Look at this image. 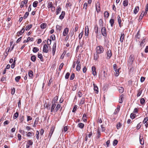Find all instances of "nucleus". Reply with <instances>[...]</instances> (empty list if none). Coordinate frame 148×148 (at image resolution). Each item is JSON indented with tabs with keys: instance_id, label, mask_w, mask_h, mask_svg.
<instances>
[{
	"instance_id": "obj_1",
	"label": "nucleus",
	"mask_w": 148,
	"mask_h": 148,
	"mask_svg": "<svg viewBox=\"0 0 148 148\" xmlns=\"http://www.w3.org/2000/svg\"><path fill=\"white\" fill-rule=\"evenodd\" d=\"M96 52L99 54H101L103 52L104 49L103 47L101 45L97 46L96 48Z\"/></svg>"
},
{
	"instance_id": "obj_2",
	"label": "nucleus",
	"mask_w": 148,
	"mask_h": 148,
	"mask_svg": "<svg viewBox=\"0 0 148 148\" xmlns=\"http://www.w3.org/2000/svg\"><path fill=\"white\" fill-rule=\"evenodd\" d=\"M106 55H107L106 59L107 60H109L110 59L112 56V53L111 50H107V51L106 52Z\"/></svg>"
},
{
	"instance_id": "obj_3",
	"label": "nucleus",
	"mask_w": 148,
	"mask_h": 148,
	"mask_svg": "<svg viewBox=\"0 0 148 148\" xmlns=\"http://www.w3.org/2000/svg\"><path fill=\"white\" fill-rule=\"evenodd\" d=\"M101 33L102 35L106 37L107 36L106 30L105 27H103L101 29Z\"/></svg>"
},
{
	"instance_id": "obj_4",
	"label": "nucleus",
	"mask_w": 148,
	"mask_h": 148,
	"mask_svg": "<svg viewBox=\"0 0 148 148\" xmlns=\"http://www.w3.org/2000/svg\"><path fill=\"white\" fill-rule=\"evenodd\" d=\"M48 47L46 44H45L43 47V51L44 53H47L48 52Z\"/></svg>"
},
{
	"instance_id": "obj_5",
	"label": "nucleus",
	"mask_w": 148,
	"mask_h": 148,
	"mask_svg": "<svg viewBox=\"0 0 148 148\" xmlns=\"http://www.w3.org/2000/svg\"><path fill=\"white\" fill-rule=\"evenodd\" d=\"M56 43L54 42L53 44L52 49V53L53 56H54L55 55V52L56 51Z\"/></svg>"
},
{
	"instance_id": "obj_6",
	"label": "nucleus",
	"mask_w": 148,
	"mask_h": 148,
	"mask_svg": "<svg viewBox=\"0 0 148 148\" xmlns=\"http://www.w3.org/2000/svg\"><path fill=\"white\" fill-rule=\"evenodd\" d=\"M92 74L94 76L97 75V72L96 71V68L94 66H92Z\"/></svg>"
},
{
	"instance_id": "obj_7",
	"label": "nucleus",
	"mask_w": 148,
	"mask_h": 148,
	"mask_svg": "<svg viewBox=\"0 0 148 148\" xmlns=\"http://www.w3.org/2000/svg\"><path fill=\"white\" fill-rule=\"evenodd\" d=\"M69 31V29L68 28L66 27L65 28L63 33V35L65 36L68 34Z\"/></svg>"
},
{
	"instance_id": "obj_8",
	"label": "nucleus",
	"mask_w": 148,
	"mask_h": 148,
	"mask_svg": "<svg viewBox=\"0 0 148 148\" xmlns=\"http://www.w3.org/2000/svg\"><path fill=\"white\" fill-rule=\"evenodd\" d=\"M28 2V0H24L21 2V5L20 7L21 8H22L23 7L25 4H26Z\"/></svg>"
},
{
	"instance_id": "obj_9",
	"label": "nucleus",
	"mask_w": 148,
	"mask_h": 148,
	"mask_svg": "<svg viewBox=\"0 0 148 148\" xmlns=\"http://www.w3.org/2000/svg\"><path fill=\"white\" fill-rule=\"evenodd\" d=\"M33 144V142L31 140H28V143L26 145V147L28 148H30V146L32 145Z\"/></svg>"
},
{
	"instance_id": "obj_10",
	"label": "nucleus",
	"mask_w": 148,
	"mask_h": 148,
	"mask_svg": "<svg viewBox=\"0 0 148 148\" xmlns=\"http://www.w3.org/2000/svg\"><path fill=\"white\" fill-rule=\"evenodd\" d=\"M25 31V27L24 26L22 28L21 30L18 32L17 33V35L18 36H19L20 35H21Z\"/></svg>"
},
{
	"instance_id": "obj_11",
	"label": "nucleus",
	"mask_w": 148,
	"mask_h": 148,
	"mask_svg": "<svg viewBox=\"0 0 148 148\" xmlns=\"http://www.w3.org/2000/svg\"><path fill=\"white\" fill-rule=\"evenodd\" d=\"M55 128V127L53 126L52 127L51 129L50 132L49 134V136H50V138H51L52 135L54 132Z\"/></svg>"
},
{
	"instance_id": "obj_12",
	"label": "nucleus",
	"mask_w": 148,
	"mask_h": 148,
	"mask_svg": "<svg viewBox=\"0 0 148 148\" xmlns=\"http://www.w3.org/2000/svg\"><path fill=\"white\" fill-rule=\"evenodd\" d=\"M56 106V104H54L52 103L51 107V112H54V110Z\"/></svg>"
},
{
	"instance_id": "obj_13",
	"label": "nucleus",
	"mask_w": 148,
	"mask_h": 148,
	"mask_svg": "<svg viewBox=\"0 0 148 148\" xmlns=\"http://www.w3.org/2000/svg\"><path fill=\"white\" fill-rule=\"evenodd\" d=\"M94 86V89L95 91V93L96 94H98V88L96 85L94 83L93 84Z\"/></svg>"
},
{
	"instance_id": "obj_14",
	"label": "nucleus",
	"mask_w": 148,
	"mask_h": 148,
	"mask_svg": "<svg viewBox=\"0 0 148 148\" xmlns=\"http://www.w3.org/2000/svg\"><path fill=\"white\" fill-rule=\"evenodd\" d=\"M143 11L140 14L139 18L138 19V21L140 22L141 21L142 19L143 18L144 16L146 15V14H145V13L143 12Z\"/></svg>"
},
{
	"instance_id": "obj_15",
	"label": "nucleus",
	"mask_w": 148,
	"mask_h": 148,
	"mask_svg": "<svg viewBox=\"0 0 148 148\" xmlns=\"http://www.w3.org/2000/svg\"><path fill=\"white\" fill-rule=\"evenodd\" d=\"M28 75L30 78L32 79L33 77V71H29L28 72Z\"/></svg>"
},
{
	"instance_id": "obj_16",
	"label": "nucleus",
	"mask_w": 148,
	"mask_h": 148,
	"mask_svg": "<svg viewBox=\"0 0 148 148\" xmlns=\"http://www.w3.org/2000/svg\"><path fill=\"white\" fill-rule=\"evenodd\" d=\"M61 8L60 7H59V6H58L56 8V14L58 15V14H59L60 12H61Z\"/></svg>"
},
{
	"instance_id": "obj_17",
	"label": "nucleus",
	"mask_w": 148,
	"mask_h": 148,
	"mask_svg": "<svg viewBox=\"0 0 148 148\" xmlns=\"http://www.w3.org/2000/svg\"><path fill=\"white\" fill-rule=\"evenodd\" d=\"M134 56L133 55H131L129 57V60L130 62L132 64L134 60Z\"/></svg>"
},
{
	"instance_id": "obj_18",
	"label": "nucleus",
	"mask_w": 148,
	"mask_h": 148,
	"mask_svg": "<svg viewBox=\"0 0 148 148\" xmlns=\"http://www.w3.org/2000/svg\"><path fill=\"white\" fill-rule=\"evenodd\" d=\"M65 12L64 11H62V13L60 15L59 17V18L60 19L62 20V19L65 16Z\"/></svg>"
},
{
	"instance_id": "obj_19",
	"label": "nucleus",
	"mask_w": 148,
	"mask_h": 148,
	"mask_svg": "<svg viewBox=\"0 0 148 148\" xmlns=\"http://www.w3.org/2000/svg\"><path fill=\"white\" fill-rule=\"evenodd\" d=\"M89 34V29L88 26L85 27V35L86 36H88Z\"/></svg>"
},
{
	"instance_id": "obj_20",
	"label": "nucleus",
	"mask_w": 148,
	"mask_h": 148,
	"mask_svg": "<svg viewBox=\"0 0 148 148\" xmlns=\"http://www.w3.org/2000/svg\"><path fill=\"white\" fill-rule=\"evenodd\" d=\"M51 104L50 103H45V107L47 108L48 110H50V106Z\"/></svg>"
},
{
	"instance_id": "obj_21",
	"label": "nucleus",
	"mask_w": 148,
	"mask_h": 148,
	"mask_svg": "<svg viewBox=\"0 0 148 148\" xmlns=\"http://www.w3.org/2000/svg\"><path fill=\"white\" fill-rule=\"evenodd\" d=\"M84 126V124L82 123H79L77 125V127L80 129H83Z\"/></svg>"
},
{
	"instance_id": "obj_22",
	"label": "nucleus",
	"mask_w": 148,
	"mask_h": 148,
	"mask_svg": "<svg viewBox=\"0 0 148 148\" xmlns=\"http://www.w3.org/2000/svg\"><path fill=\"white\" fill-rule=\"evenodd\" d=\"M139 10V7L138 6H136L133 12L135 14H136L138 12V11Z\"/></svg>"
},
{
	"instance_id": "obj_23",
	"label": "nucleus",
	"mask_w": 148,
	"mask_h": 148,
	"mask_svg": "<svg viewBox=\"0 0 148 148\" xmlns=\"http://www.w3.org/2000/svg\"><path fill=\"white\" fill-rule=\"evenodd\" d=\"M58 99V97L57 96H55L53 98V100L52 102L51 103L56 104L57 102V101Z\"/></svg>"
},
{
	"instance_id": "obj_24",
	"label": "nucleus",
	"mask_w": 148,
	"mask_h": 148,
	"mask_svg": "<svg viewBox=\"0 0 148 148\" xmlns=\"http://www.w3.org/2000/svg\"><path fill=\"white\" fill-rule=\"evenodd\" d=\"M139 141L140 144L142 145H143L144 144V140L143 138H142L141 136H139Z\"/></svg>"
},
{
	"instance_id": "obj_25",
	"label": "nucleus",
	"mask_w": 148,
	"mask_h": 148,
	"mask_svg": "<svg viewBox=\"0 0 148 148\" xmlns=\"http://www.w3.org/2000/svg\"><path fill=\"white\" fill-rule=\"evenodd\" d=\"M117 18L119 26L120 27H121V26L122 25L121 24V21L120 19V17L119 15L117 17Z\"/></svg>"
},
{
	"instance_id": "obj_26",
	"label": "nucleus",
	"mask_w": 148,
	"mask_h": 148,
	"mask_svg": "<svg viewBox=\"0 0 148 148\" xmlns=\"http://www.w3.org/2000/svg\"><path fill=\"white\" fill-rule=\"evenodd\" d=\"M70 0H69L67 1V3L66 4V7L68 8V7H71L72 6V3H71L69 1Z\"/></svg>"
},
{
	"instance_id": "obj_27",
	"label": "nucleus",
	"mask_w": 148,
	"mask_h": 148,
	"mask_svg": "<svg viewBox=\"0 0 148 148\" xmlns=\"http://www.w3.org/2000/svg\"><path fill=\"white\" fill-rule=\"evenodd\" d=\"M125 34L124 33H122L120 38V41L121 42H122L124 39Z\"/></svg>"
},
{
	"instance_id": "obj_28",
	"label": "nucleus",
	"mask_w": 148,
	"mask_h": 148,
	"mask_svg": "<svg viewBox=\"0 0 148 148\" xmlns=\"http://www.w3.org/2000/svg\"><path fill=\"white\" fill-rule=\"evenodd\" d=\"M96 9L97 12H99L100 10V7L99 3H97L96 6Z\"/></svg>"
},
{
	"instance_id": "obj_29",
	"label": "nucleus",
	"mask_w": 148,
	"mask_h": 148,
	"mask_svg": "<svg viewBox=\"0 0 148 148\" xmlns=\"http://www.w3.org/2000/svg\"><path fill=\"white\" fill-rule=\"evenodd\" d=\"M47 25V24L46 23H44L41 24L40 27L42 29H44L46 28Z\"/></svg>"
},
{
	"instance_id": "obj_30",
	"label": "nucleus",
	"mask_w": 148,
	"mask_h": 148,
	"mask_svg": "<svg viewBox=\"0 0 148 148\" xmlns=\"http://www.w3.org/2000/svg\"><path fill=\"white\" fill-rule=\"evenodd\" d=\"M38 57L40 59L41 61H43V58L42 56L41 53H38Z\"/></svg>"
},
{
	"instance_id": "obj_31",
	"label": "nucleus",
	"mask_w": 148,
	"mask_h": 148,
	"mask_svg": "<svg viewBox=\"0 0 148 148\" xmlns=\"http://www.w3.org/2000/svg\"><path fill=\"white\" fill-rule=\"evenodd\" d=\"M128 3V0H124L123 2V6L126 7L127 6Z\"/></svg>"
},
{
	"instance_id": "obj_32",
	"label": "nucleus",
	"mask_w": 148,
	"mask_h": 148,
	"mask_svg": "<svg viewBox=\"0 0 148 148\" xmlns=\"http://www.w3.org/2000/svg\"><path fill=\"white\" fill-rule=\"evenodd\" d=\"M60 106H61L60 104H58L54 110V112H56L57 111H58L60 109Z\"/></svg>"
},
{
	"instance_id": "obj_33",
	"label": "nucleus",
	"mask_w": 148,
	"mask_h": 148,
	"mask_svg": "<svg viewBox=\"0 0 148 148\" xmlns=\"http://www.w3.org/2000/svg\"><path fill=\"white\" fill-rule=\"evenodd\" d=\"M98 54L99 53H97L96 54H95L94 56V60H97L99 58V56Z\"/></svg>"
},
{
	"instance_id": "obj_34",
	"label": "nucleus",
	"mask_w": 148,
	"mask_h": 148,
	"mask_svg": "<svg viewBox=\"0 0 148 148\" xmlns=\"http://www.w3.org/2000/svg\"><path fill=\"white\" fill-rule=\"evenodd\" d=\"M99 24L101 28L103 27V21L102 19H100L99 21Z\"/></svg>"
},
{
	"instance_id": "obj_35",
	"label": "nucleus",
	"mask_w": 148,
	"mask_h": 148,
	"mask_svg": "<svg viewBox=\"0 0 148 148\" xmlns=\"http://www.w3.org/2000/svg\"><path fill=\"white\" fill-rule=\"evenodd\" d=\"M32 27V25L30 24L29 25L25 27V30L26 31L29 30Z\"/></svg>"
},
{
	"instance_id": "obj_36",
	"label": "nucleus",
	"mask_w": 148,
	"mask_h": 148,
	"mask_svg": "<svg viewBox=\"0 0 148 148\" xmlns=\"http://www.w3.org/2000/svg\"><path fill=\"white\" fill-rule=\"evenodd\" d=\"M139 31H138V32H137L135 36V38H136V40H137V39H139L140 37V34H139Z\"/></svg>"
},
{
	"instance_id": "obj_37",
	"label": "nucleus",
	"mask_w": 148,
	"mask_h": 148,
	"mask_svg": "<svg viewBox=\"0 0 148 148\" xmlns=\"http://www.w3.org/2000/svg\"><path fill=\"white\" fill-rule=\"evenodd\" d=\"M34 134L33 132H29L27 133L26 134V135L27 136L29 137H31L32 136V134L34 135Z\"/></svg>"
},
{
	"instance_id": "obj_38",
	"label": "nucleus",
	"mask_w": 148,
	"mask_h": 148,
	"mask_svg": "<svg viewBox=\"0 0 148 148\" xmlns=\"http://www.w3.org/2000/svg\"><path fill=\"white\" fill-rule=\"evenodd\" d=\"M123 95H122L120 97V99L119 100V102L120 103H122L123 102Z\"/></svg>"
},
{
	"instance_id": "obj_39",
	"label": "nucleus",
	"mask_w": 148,
	"mask_h": 148,
	"mask_svg": "<svg viewBox=\"0 0 148 148\" xmlns=\"http://www.w3.org/2000/svg\"><path fill=\"white\" fill-rule=\"evenodd\" d=\"M95 33L97 34L98 33V27L97 26V25H95Z\"/></svg>"
},
{
	"instance_id": "obj_40",
	"label": "nucleus",
	"mask_w": 148,
	"mask_h": 148,
	"mask_svg": "<svg viewBox=\"0 0 148 148\" xmlns=\"http://www.w3.org/2000/svg\"><path fill=\"white\" fill-rule=\"evenodd\" d=\"M120 110V107H117L115 110L114 112L115 114H117L119 112Z\"/></svg>"
},
{
	"instance_id": "obj_41",
	"label": "nucleus",
	"mask_w": 148,
	"mask_h": 148,
	"mask_svg": "<svg viewBox=\"0 0 148 148\" xmlns=\"http://www.w3.org/2000/svg\"><path fill=\"white\" fill-rule=\"evenodd\" d=\"M82 118L84 122H86L87 121V119L86 114H84L83 115Z\"/></svg>"
},
{
	"instance_id": "obj_42",
	"label": "nucleus",
	"mask_w": 148,
	"mask_h": 148,
	"mask_svg": "<svg viewBox=\"0 0 148 148\" xmlns=\"http://www.w3.org/2000/svg\"><path fill=\"white\" fill-rule=\"evenodd\" d=\"M31 60L34 62L36 60V56L35 55H33L31 57Z\"/></svg>"
},
{
	"instance_id": "obj_43",
	"label": "nucleus",
	"mask_w": 148,
	"mask_h": 148,
	"mask_svg": "<svg viewBox=\"0 0 148 148\" xmlns=\"http://www.w3.org/2000/svg\"><path fill=\"white\" fill-rule=\"evenodd\" d=\"M122 126V124L120 123V122H119L116 125V128L117 129H119Z\"/></svg>"
},
{
	"instance_id": "obj_44",
	"label": "nucleus",
	"mask_w": 148,
	"mask_h": 148,
	"mask_svg": "<svg viewBox=\"0 0 148 148\" xmlns=\"http://www.w3.org/2000/svg\"><path fill=\"white\" fill-rule=\"evenodd\" d=\"M18 112H16L15 113L13 116V118L14 119H16L18 116Z\"/></svg>"
},
{
	"instance_id": "obj_45",
	"label": "nucleus",
	"mask_w": 148,
	"mask_h": 148,
	"mask_svg": "<svg viewBox=\"0 0 148 148\" xmlns=\"http://www.w3.org/2000/svg\"><path fill=\"white\" fill-rule=\"evenodd\" d=\"M119 90L120 93H122L124 90V88L122 87H120L119 88Z\"/></svg>"
},
{
	"instance_id": "obj_46",
	"label": "nucleus",
	"mask_w": 148,
	"mask_h": 148,
	"mask_svg": "<svg viewBox=\"0 0 148 148\" xmlns=\"http://www.w3.org/2000/svg\"><path fill=\"white\" fill-rule=\"evenodd\" d=\"M142 90H141L140 89H139V90H138V93H137V96L138 97L140 96L141 95L142 93Z\"/></svg>"
},
{
	"instance_id": "obj_47",
	"label": "nucleus",
	"mask_w": 148,
	"mask_h": 148,
	"mask_svg": "<svg viewBox=\"0 0 148 148\" xmlns=\"http://www.w3.org/2000/svg\"><path fill=\"white\" fill-rule=\"evenodd\" d=\"M39 49L37 47H34L33 49V51L34 53H36L39 51Z\"/></svg>"
},
{
	"instance_id": "obj_48",
	"label": "nucleus",
	"mask_w": 148,
	"mask_h": 148,
	"mask_svg": "<svg viewBox=\"0 0 148 148\" xmlns=\"http://www.w3.org/2000/svg\"><path fill=\"white\" fill-rule=\"evenodd\" d=\"M145 100L143 98H141L140 100V103L142 105H144L145 103Z\"/></svg>"
},
{
	"instance_id": "obj_49",
	"label": "nucleus",
	"mask_w": 148,
	"mask_h": 148,
	"mask_svg": "<svg viewBox=\"0 0 148 148\" xmlns=\"http://www.w3.org/2000/svg\"><path fill=\"white\" fill-rule=\"evenodd\" d=\"M136 116V115L134 114V113H131L130 115V117L132 119H133L135 118Z\"/></svg>"
},
{
	"instance_id": "obj_50",
	"label": "nucleus",
	"mask_w": 148,
	"mask_h": 148,
	"mask_svg": "<svg viewBox=\"0 0 148 148\" xmlns=\"http://www.w3.org/2000/svg\"><path fill=\"white\" fill-rule=\"evenodd\" d=\"M148 11V3H147V5L146 6V7H145V12H143L145 13V14H147Z\"/></svg>"
},
{
	"instance_id": "obj_51",
	"label": "nucleus",
	"mask_w": 148,
	"mask_h": 148,
	"mask_svg": "<svg viewBox=\"0 0 148 148\" xmlns=\"http://www.w3.org/2000/svg\"><path fill=\"white\" fill-rule=\"evenodd\" d=\"M53 6V4L52 2H50L48 3V5L47 6V8H52Z\"/></svg>"
},
{
	"instance_id": "obj_52",
	"label": "nucleus",
	"mask_w": 148,
	"mask_h": 148,
	"mask_svg": "<svg viewBox=\"0 0 148 148\" xmlns=\"http://www.w3.org/2000/svg\"><path fill=\"white\" fill-rule=\"evenodd\" d=\"M97 139H98L100 137L101 135V134L100 132V131L98 129H97Z\"/></svg>"
},
{
	"instance_id": "obj_53",
	"label": "nucleus",
	"mask_w": 148,
	"mask_h": 148,
	"mask_svg": "<svg viewBox=\"0 0 148 148\" xmlns=\"http://www.w3.org/2000/svg\"><path fill=\"white\" fill-rule=\"evenodd\" d=\"M145 39L143 40L142 41L140 44V45L142 47H143L144 46V43L145 42Z\"/></svg>"
},
{
	"instance_id": "obj_54",
	"label": "nucleus",
	"mask_w": 148,
	"mask_h": 148,
	"mask_svg": "<svg viewBox=\"0 0 148 148\" xmlns=\"http://www.w3.org/2000/svg\"><path fill=\"white\" fill-rule=\"evenodd\" d=\"M110 24L111 26L112 27L114 23V19H111L110 21Z\"/></svg>"
},
{
	"instance_id": "obj_55",
	"label": "nucleus",
	"mask_w": 148,
	"mask_h": 148,
	"mask_svg": "<svg viewBox=\"0 0 148 148\" xmlns=\"http://www.w3.org/2000/svg\"><path fill=\"white\" fill-rule=\"evenodd\" d=\"M85 99L84 98H82L80 101V104L82 105L84 103Z\"/></svg>"
},
{
	"instance_id": "obj_56",
	"label": "nucleus",
	"mask_w": 148,
	"mask_h": 148,
	"mask_svg": "<svg viewBox=\"0 0 148 148\" xmlns=\"http://www.w3.org/2000/svg\"><path fill=\"white\" fill-rule=\"evenodd\" d=\"M56 29L57 30H59V31H60L62 27L60 26V25H57L56 26Z\"/></svg>"
},
{
	"instance_id": "obj_57",
	"label": "nucleus",
	"mask_w": 148,
	"mask_h": 148,
	"mask_svg": "<svg viewBox=\"0 0 148 148\" xmlns=\"http://www.w3.org/2000/svg\"><path fill=\"white\" fill-rule=\"evenodd\" d=\"M38 3V2L37 1H34L33 4V6L34 8H36L37 6V4Z\"/></svg>"
},
{
	"instance_id": "obj_58",
	"label": "nucleus",
	"mask_w": 148,
	"mask_h": 148,
	"mask_svg": "<svg viewBox=\"0 0 148 148\" xmlns=\"http://www.w3.org/2000/svg\"><path fill=\"white\" fill-rule=\"evenodd\" d=\"M81 69V65L77 64L76 67V70L77 71H80Z\"/></svg>"
},
{
	"instance_id": "obj_59",
	"label": "nucleus",
	"mask_w": 148,
	"mask_h": 148,
	"mask_svg": "<svg viewBox=\"0 0 148 148\" xmlns=\"http://www.w3.org/2000/svg\"><path fill=\"white\" fill-rule=\"evenodd\" d=\"M148 121V117H145L143 122V123L144 124H145L146 123H147V121Z\"/></svg>"
},
{
	"instance_id": "obj_60",
	"label": "nucleus",
	"mask_w": 148,
	"mask_h": 148,
	"mask_svg": "<svg viewBox=\"0 0 148 148\" xmlns=\"http://www.w3.org/2000/svg\"><path fill=\"white\" fill-rule=\"evenodd\" d=\"M34 40V38H30V37H28L26 40V42H29L30 41H32Z\"/></svg>"
},
{
	"instance_id": "obj_61",
	"label": "nucleus",
	"mask_w": 148,
	"mask_h": 148,
	"mask_svg": "<svg viewBox=\"0 0 148 148\" xmlns=\"http://www.w3.org/2000/svg\"><path fill=\"white\" fill-rule=\"evenodd\" d=\"M36 135L37 139V140H38L39 138V132L38 130L36 131Z\"/></svg>"
},
{
	"instance_id": "obj_62",
	"label": "nucleus",
	"mask_w": 148,
	"mask_h": 148,
	"mask_svg": "<svg viewBox=\"0 0 148 148\" xmlns=\"http://www.w3.org/2000/svg\"><path fill=\"white\" fill-rule=\"evenodd\" d=\"M21 77L20 76H18L16 77L15 78V80L17 82H19V79H21Z\"/></svg>"
},
{
	"instance_id": "obj_63",
	"label": "nucleus",
	"mask_w": 148,
	"mask_h": 148,
	"mask_svg": "<svg viewBox=\"0 0 148 148\" xmlns=\"http://www.w3.org/2000/svg\"><path fill=\"white\" fill-rule=\"evenodd\" d=\"M29 13L28 12H26L24 15L23 18L24 19L26 18L29 15Z\"/></svg>"
},
{
	"instance_id": "obj_64",
	"label": "nucleus",
	"mask_w": 148,
	"mask_h": 148,
	"mask_svg": "<svg viewBox=\"0 0 148 148\" xmlns=\"http://www.w3.org/2000/svg\"><path fill=\"white\" fill-rule=\"evenodd\" d=\"M104 16L105 17L108 18L109 16L108 12L106 11L104 13Z\"/></svg>"
}]
</instances>
